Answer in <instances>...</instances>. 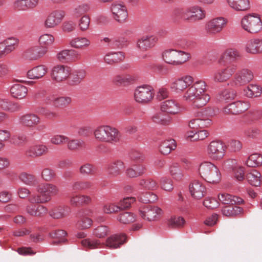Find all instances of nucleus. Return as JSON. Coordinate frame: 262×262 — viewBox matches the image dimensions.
Masks as SVG:
<instances>
[{"instance_id":"nucleus-61","label":"nucleus","mask_w":262,"mask_h":262,"mask_svg":"<svg viewBox=\"0 0 262 262\" xmlns=\"http://www.w3.org/2000/svg\"><path fill=\"white\" fill-rule=\"evenodd\" d=\"M50 141L51 143L53 145H61L66 144L68 141V137L63 135L57 134L52 136Z\"/></svg>"},{"instance_id":"nucleus-20","label":"nucleus","mask_w":262,"mask_h":262,"mask_svg":"<svg viewBox=\"0 0 262 262\" xmlns=\"http://www.w3.org/2000/svg\"><path fill=\"white\" fill-rule=\"evenodd\" d=\"M157 41L158 38L155 35H144L138 39L137 46L141 51H146L153 48Z\"/></svg>"},{"instance_id":"nucleus-32","label":"nucleus","mask_w":262,"mask_h":262,"mask_svg":"<svg viewBox=\"0 0 262 262\" xmlns=\"http://www.w3.org/2000/svg\"><path fill=\"white\" fill-rule=\"evenodd\" d=\"M86 73L83 69H78L70 72L68 83L71 85H78L85 78Z\"/></svg>"},{"instance_id":"nucleus-42","label":"nucleus","mask_w":262,"mask_h":262,"mask_svg":"<svg viewBox=\"0 0 262 262\" xmlns=\"http://www.w3.org/2000/svg\"><path fill=\"white\" fill-rule=\"evenodd\" d=\"M176 143L173 139L163 141L161 142L159 149L161 154L164 155H168L172 150L176 148Z\"/></svg>"},{"instance_id":"nucleus-48","label":"nucleus","mask_w":262,"mask_h":262,"mask_svg":"<svg viewBox=\"0 0 262 262\" xmlns=\"http://www.w3.org/2000/svg\"><path fill=\"white\" fill-rule=\"evenodd\" d=\"M66 144H67L68 149L71 151H77L85 146V143L83 140L70 139L69 137L68 141Z\"/></svg>"},{"instance_id":"nucleus-1","label":"nucleus","mask_w":262,"mask_h":262,"mask_svg":"<svg viewBox=\"0 0 262 262\" xmlns=\"http://www.w3.org/2000/svg\"><path fill=\"white\" fill-rule=\"evenodd\" d=\"M193 82V78L185 75L176 79L170 84V89L176 92H183L188 88L183 96L184 101L191 103L193 108H200L210 101V96L206 93V84L203 80Z\"/></svg>"},{"instance_id":"nucleus-33","label":"nucleus","mask_w":262,"mask_h":262,"mask_svg":"<svg viewBox=\"0 0 262 262\" xmlns=\"http://www.w3.org/2000/svg\"><path fill=\"white\" fill-rule=\"evenodd\" d=\"M245 51L251 54H261L258 38H253L248 40L245 47Z\"/></svg>"},{"instance_id":"nucleus-3","label":"nucleus","mask_w":262,"mask_h":262,"mask_svg":"<svg viewBox=\"0 0 262 262\" xmlns=\"http://www.w3.org/2000/svg\"><path fill=\"white\" fill-rule=\"evenodd\" d=\"M199 172L202 178L208 183L216 184L221 180V174L219 169L211 162L202 163L199 168Z\"/></svg>"},{"instance_id":"nucleus-22","label":"nucleus","mask_w":262,"mask_h":262,"mask_svg":"<svg viewBox=\"0 0 262 262\" xmlns=\"http://www.w3.org/2000/svg\"><path fill=\"white\" fill-rule=\"evenodd\" d=\"M48 50L41 46H33L28 48L24 53L25 58L30 60H35L44 56Z\"/></svg>"},{"instance_id":"nucleus-63","label":"nucleus","mask_w":262,"mask_h":262,"mask_svg":"<svg viewBox=\"0 0 262 262\" xmlns=\"http://www.w3.org/2000/svg\"><path fill=\"white\" fill-rule=\"evenodd\" d=\"M90 24V18L88 15H83L79 20L78 27L81 31H86Z\"/></svg>"},{"instance_id":"nucleus-13","label":"nucleus","mask_w":262,"mask_h":262,"mask_svg":"<svg viewBox=\"0 0 262 262\" xmlns=\"http://www.w3.org/2000/svg\"><path fill=\"white\" fill-rule=\"evenodd\" d=\"M254 78L252 70L243 68L238 70L233 78V83L237 86L245 85L251 81Z\"/></svg>"},{"instance_id":"nucleus-31","label":"nucleus","mask_w":262,"mask_h":262,"mask_svg":"<svg viewBox=\"0 0 262 262\" xmlns=\"http://www.w3.org/2000/svg\"><path fill=\"white\" fill-rule=\"evenodd\" d=\"M92 202L90 196L82 194H74L70 196V204L74 207H78L83 205L89 204Z\"/></svg>"},{"instance_id":"nucleus-5","label":"nucleus","mask_w":262,"mask_h":262,"mask_svg":"<svg viewBox=\"0 0 262 262\" xmlns=\"http://www.w3.org/2000/svg\"><path fill=\"white\" fill-rule=\"evenodd\" d=\"M226 146L220 140H213L209 143L206 148V154L212 161H221L226 155Z\"/></svg>"},{"instance_id":"nucleus-49","label":"nucleus","mask_w":262,"mask_h":262,"mask_svg":"<svg viewBox=\"0 0 262 262\" xmlns=\"http://www.w3.org/2000/svg\"><path fill=\"white\" fill-rule=\"evenodd\" d=\"M118 221L122 224H129L136 220L135 214L132 212H124L120 213L117 217Z\"/></svg>"},{"instance_id":"nucleus-43","label":"nucleus","mask_w":262,"mask_h":262,"mask_svg":"<svg viewBox=\"0 0 262 262\" xmlns=\"http://www.w3.org/2000/svg\"><path fill=\"white\" fill-rule=\"evenodd\" d=\"M19 41V39L15 37H8L2 41L9 54L16 49Z\"/></svg>"},{"instance_id":"nucleus-25","label":"nucleus","mask_w":262,"mask_h":262,"mask_svg":"<svg viewBox=\"0 0 262 262\" xmlns=\"http://www.w3.org/2000/svg\"><path fill=\"white\" fill-rule=\"evenodd\" d=\"M126 240V236L124 233L115 234L111 236L106 240V246L110 248H117L124 244Z\"/></svg>"},{"instance_id":"nucleus-40","label":"nucleus","mask_w":262,"mask_h":262,"mask_svg":"<svg viewBox=\"0 0 262 262\" xmlns=\"http://www.w3.org/2000/svg\"><path fill=\"white\" fill-rule=\"evenodd\" d=\"M242 57L241 53L235 49H228L226 50L221 56V59H226L235 61Z\"/></svg>"},{"instance_id":"nucleus-59","label":"nucleus","mask_w":262,"mask_h":262,"mask_svg":"<svg viewBox=\"0 0 262 262\" xmlns=\"http://www.w3.org/2000/svg\"><path fill=\"white\" fill-rule=\"evenodd\" d=\"M81 244L83 247L89 249H96L100 246V242L99 240L91 239L90 238L81 240Z\"/></svg>"},{"instance_id":"nucleus-8","label":"nucleus","mask_w":262,"mask_h":262,"mask_svg":"<svg viewBox=\"0 0 262 262\" xmlns=\"http://www.w3.org/2000/svg\"><path fill=\"white\" fill-rule=\"evenodd\" d=\"M237 69L235 64H229L216 70L213 74V80L216 83L228 81L235 74Z\"/></svg>"},{"instance_id":"nucleus-47","label":"nucleus","mask_w":262,"mask_h":262,"mask_svg":"<svg viewBox=\"0 0 262 262\" xmlns=\"http://www.w3.org/2000/svg\"><path fill=\"white\" fill-rule=\"evenodd\" d=\"M38 41L40 46L48 50V48L53 45L55 38L52 34H43L39 37Z\"/></svg>"},{"instance_id":"nucleus-14","label":"nucleus","mask_w":262,"mask_h":262,"mask_svg":"<svg viewBox=\"0 0 262 262\" xmlns=\"http://www.w3.org/2000/svg\"><path fill=\"white\" fill-rule=\"evenodd\" d=\"M250 107L247 101H237L231 103L223 108V112L225 114L237 115L247 111Z\"/></svg>"},{"instance_id":"nucleus-26","label":"nucleus","mask_w":262,"mask_h":262,"mask_svg":"<svg viewBox=\"0 0 262 262\" xmlns=\"http://www.w3.org/2000/svg\"><path fill=\"white\" fill-rule=\"evenodd\" d=\"M85 211L83 209L79 210L77 213L78 217L76 226L78 228L84 230L90 228L93 224V220L85 215Z\"/></svg>"},{"instance_id":"nucleus-54","label":"nucleus","mask_w":262,"mask_h":262,"mask_svg":"<svg viewBox=\"0 0 262 262\" xmlns=\"http://www.w3.org/2000/svg\"><path fill=\"white\" fill-rule=\"evenodd\" d=\"M92 184L88 181H79L74 182L71 186L72 190L74 191H81L90 188Z\"/></svg>"},{"instance_id":"nucleus-18","label":"nucleus","mask_w":262,"mask_h":262,"mask_svg":"<svg viewBox=\"0 0 262 262\" xmlns=\"http://www.w3.org/2000/svg\"><path fill=\"white\" fill-rule=\"evenodd\" d=\"M206 13L201 7L193 6L186 8V14L184 15L185 20L197 21L205 17Z\"/></svg>"},{"instance_id":"nucleus-34","label":"nucleus","mask_w":262,"mask_h":262,"mask_svg":"<svg viewBox=\"0 0 262 262\" xmlns=\"http://www.w3.org/2000/svg\"><path fill=\"white\" fill-rule=\"evenodd\" d=\"M69 45L73 48L83 49L88 48L91 41L85 37H76L70 40Z\"/></svg>"},{"instance_id":"nucleus-50","label":"nucleus","mask_w":262,"mask_h":262,"mask_svg":"<svg viewBox=\"0 0 262 262\" xmlns=\"http://www.w3.org/2000/svg\"><path fill=\"white\" fill-rule=\"evenodd\" d=\"M135 80L134 77L129 75H117L114 78L113 82L117 85H126Z\"/></svg>"},{"instance_id":"nucleus-10","label":"nucleus","mask_w":262,"mask_h":262,"mask_svg":"<svg viewBox=\"0 0 262 262\" xmlns=\"http://www.w3.org/2000/svg\"><path fill=\"white\" fill-rule=\"evenodd\" d=\"M65 15V11L61 9L51 11L44 21L43 27L46 29L55 28L62 22Z\"/></svg>"},{"instance_id":"nucleus-51","label":"nucleus","mask_w":262,"mask_h":262,"mask_svg":"<svg viewBox=\"0 0 262 262\" xmlns=\"http://www.w3.org/2000/svg\"><path fill=\"white\" fill-rule=\"evenodd\" d=\"M185 223V220L183 217L172 216L168 221L167 225L169 227L175 229L183 227Z\"/></svg>"},{"instance_id":"nucleus-46","label":"nucleus","mask_w":262,"mask_h":262,"mask_svg":"<svg viewBox=\"0 0 262 262\" xmlns=\"http://www.w3.org/2000/svg\"><path fill=\"white\" fill-rule=\"evenodd\" d=\"M243 211V208L237 206H226L222 209L223 214L226 216H236L241 214Z\"/></svg>"},{"instance_id":"nucleus-9","label":"nucleus","mask_w":262,"mask_h":262,"mask_svg":"<svg viewBox=\"0 0 262 262\" xmlns=\"http://www.w3.org/2000/svg\"><path fill=\"white\" fill-rule=\"evenodd\" d=\"M227 20L222 17L213 18L207 21L205 26V31L209 36L215 35L220 33L225 27Z\"/></svg>"},{"instance_id":"nucleus-16","label":"nucleus","mask_w":262,"mask_h":262,"mask_svg":"<svg viewBox=\"0 0 262 262\" xmlns=\"http://www.w3.org/2000/svg\"><path fill=\"white\" fill-rule=\"evenodd\" d=\"M58 59L62 62H72L80 60L81 58L80 54L73 49L63 50L57 55Z\"/></svg>"},{"instance_id":"nucleus-64","label":"nucleus","mask_w":262,"mask_h":262,"mask_svg":"<svg viewBox=\"0 0 262 262\" xmlns=\"http://www.w3.org/2000/svg\"><path fill=\"white\" fill-rule=\"evenodd\" d=\"M79 172L83 176L92 175L95 173V168L90 164L85 163L80 167Z\"/></svg>"},{"instance_id":"nucleus-44","label":"nucleus","mask_w":262,"mask_h":262,"mask_svg":"<svg viewBox=\"0 0 262 262\" xmlns=\"http://www.w3.org/2000/svg\"><path fill=\"white\" fill-rule=\"evenodd\" d=\"M152 121L159 125L166 126L171 123V118L162 113H157L151 117Z\"/></svg>"},{"instance_id":"nucleus-37","label":"nucleus","mask_w":262,"mask_h":262,"mask_svg":"<svg viewBox=\"0 0 262 262\" xmlns=\"http://www.w3.org/2000/svg\"><path fill=\"white\" fill-rule=\"evenodd\" d=\"M218 198L219 200L224 204H239L244 202L242 198L228 193L221 194L219 195Z\"/></svg>"},{"instance_id":"nucleus-24","label":"nucleus","mask_w":262,"mask_h":262,"mask_svg":"<svg viewBox=\"0 0 262 262\" xmlns=\"http://www.w3.org/2000/svg\"><path fill=\"white\" fill-rule=\"evenodd\" d=\"M205 186L198 181H194L189 185V191L191 196L195 199L203 198L205 193Z\"/></svg>"},{"instance_id":"nucleus-15","label":"nucleus","mask_w":262,"mask_h":262,"mask_svg":"<svg viewBox=\"0 0 262 262\" xmlns=\"http://www.w3.org/2000/svg\"><path fill=\"white\" fill-rule=\"evenodd\" d=\"M71 69L63 64H58L53 67L51 72L52 79L60 82L66 80L70 76Z\"/></svg>"},{"instance_id":"nucleus-38","label":"nucleus","mask_w":262,"mask_h":262,"mask_svg":"<svg viewBox=\"0 0 262 262\" xmlns=\"http://www.w3.org/2000/svg\"><path fill=\"white\" fill-rule=\"evenodd\" d=\"M262 93L261 87L257 84H250L244 89V94L247 97H257Z\"/></svg>"},{"instance_id":"nucleus-28","label":"nucleus","mask_w":262,"mask_h":262,"mask_svg":"<svg viewBox=\"0 0 262 262\" xmlns=\"http://www.w3.org/2000/svg\"><path fill=\"white\" fill-rule=\"evenodd\" d=\"M38 3V0H16L13 7L18 11H26L35 8Z\"/></svg>"},{"instance_id":"nucleus-30","label":"nucleus","mask_w":262,"mask_h":262,"mask_svg":"<svg viewBox=\"0 0 262 262\" xmlns=\"http://www.w3.org/2000/svg\"><path fill=\"white\" fill-rule=\"evenodd\" d=\"M235 96L236 93L233 90L224 89L216 95L215 99L216 102L224 103L233 100Z\"/></svg>"},{"instance_id":"nucleus-2","label":"nucleus","mask_w":262,"mask_h":262,"mask_svg":"<svg viewBox=\"0 0 262 262\" xmlns=\"http://www.w3.org/2000/svg\"><path fill=\"white\" fill-rule=\"evenodd\" d=\"M95 139L102 143L116 144L121 139L120 132L115 127L107 125L97 126L94 130Z\"/></svg>"},{"instance_id":"nucleus-6","label":"nucleus","mask_w":262,"mask_h":262,"mask_svg":"<svg viewBox=\"0 0 262 262\" xmlns=\"http://www.w3.org/2000/svg\"><path fill=\"white\" fill-rule=\"evenodd\" d=\"M241 26L245 31L251 33H256L262 29V21L259 15L255 13L249 14L242 19Z\"/></svg>"},{"instance_id":"nucleus-12","label":"nucleus","mask_w":262,"mask_h":262,"mask_svg":"<svg viewBox=\"0 0 262 262\" xmlns=\"http://www.w3.org/2000/svg\"><path fill=\"white\" fill-rule=\"evenodd\" d=\"M162 213V210L157 206H147L139 210L141 217L149 222L159 220Z\"/></svg>"},{"instance_id":"nucleus-55","label":"nucleus","mask_w":262,"mask_h":262,"mask_svg":"<svg viewBox=\"0 0 262 262\" xmlns=\"http://www.w3.org/2000/svg\"><path fill=\"white\" fill-rule=\"evenodd\" d=\"M19 179L22 182L29 186H34L37 183L35 176L26 172L21 173L19 176Z\"/></svg>"},{"instance_id":"nucleus-29","label":"nucleus","mask_w":262,"mask_h":262,"mask_svg":"<svg viewBox=\"0 0 262 262\" xmlns=\"http://www.w3.org/2000/svg\"><path fill=\"white\" fill-rule=\"evenodd\" d=\"M47 72L48 68L46 66L39 65L29 70L27 75L29 79L37 80L42 78Z\"/></svg>"},{"instance_id":"nucleus-21","label":"nucleus","mask_w":262,"mask_h":262,"mask_svg":"<svg viewBox=\"0 0 262 262\" xmlns=\"http://www.w3.org/2000/svg\"><path fill=\"white\" fill-rule=\"evenodd\" d=\"M19 122L23 126L33 127L40 123V118L35 114L27 113L19 117Z\"/></svg>"},{"instance_id":"nucleus-19","label":"nucleus","mask_w":262,"mask_h":262,"mask_svg":"<svg viewBox=\"0 0 262 262\" xmlns=\"http://www.w3.org/2000/svg\"><path fill=\"white\" fill-rule=\"evenodd\" d=\"M125 165L121 160H116L107 164L105 170L111 178L117 177L120 175L125 169Z\"/></svg>"},{"instance_id":"nucleus-7","label":"nucleus","mask_w":262,"mask_h":262,"mask_svg":"<svg viewBox=\"0 0 262 262\" xmlns=\"http://www.w3.org/2000/svg\"><path fill=\"white\" fill-rule=\"evenodd\" d=\"M155 96L154 89L149 85L138 86L134 92V98L136 102L145 104L153 99Z\"/></svg>"},{"instance_id":"nucleus-62","label":"nucleus","mask_w":262,"mask_h":262,"mask_svg":"<svg viewBox=\"0 0 262 262\" xmlns=\"http://www.w3.org/2000/svg\"><path fill=\"white\" fill-rule=\"evenodd\" d=\"M119 210V207L118 205L111 202L105 203L102 207V211L106 214L115 213Z\"/></svg>"},{"instance_id":"nucleus-53","label":"nucleus","mask_w":262,"mask_h":262,"mask_svg":"<svg viewBox=\"0 0 262 262\" xmlns=\"http://www.w3.org/2000/svg\"><path fill=\"white\" fill-rule=\"evenodd\" d=\"M169 171L172 177L177 181H180L183 178V174L180 165L177 163H172L169 167Z\"/></svg>"},{"instance_id":"nucleus-56","label":"nucleus","mask_w":262,"mask_h":262,"mask_svg":"<svg viewBox=\"0 0 262 262\" xmlns=\"http://www.w3.org/2000/svg\"><path fill=\"white\" fill-rule=\"evenodd\" d=\"M139 184L141 187L151 190H155L158 187L156 181L149 178L140 180Z\"/></svg>"},{"instance_id":"nucleus-57","label":"nucleus","mask_w":262,"mask_h":262,"mask_svg":"<svg viewBox=\"0 0 262 262\" xmlns=\"http://www.w3.org/2000/svg\"><path fill=\"white\" fill-rule=\"evenodd\" d=\"M68 208L67 206L56 207L49 212V214L54 219H60L66 215L65 211Z\"/></svg>"},{"instance_id":"nucleus-52","label":"nucleus","mask_w":262,"mask_h":262,"mask_svg":"<svg viewBox=\"0 0 262 262\" xmlns=\"http://www.w3.org/2000/svg\"><path fill=\"white\" fill-rule=\"evenodd\" d=\"M90 5L88 4H81L77 6L72 11V15L74 17L78 18L86 13L90 10Z\"/></svg>"},{"instance_id":"nucleus-23","label":"nucleus","mask_w":262,"mask_h":262,"mask_svg":"<svg viewBox=\"0 0 262 262\" xmlns=\"http://www.w3.org/2000/svg\"><path fill=\"white\" fill-rule=\"evenodd\" d=\"M161 111L172 115L179 113L180 107L179 104L172 99L165 100L160 104Z\"/></svg>"},{"instance_id":"nucleus-27","label":"nucleus","mask_w":262,"mask_h":262,"mask_svg":"<svg viewBox=\"0 0 262 262\" xmlns=\"http://www.w3.org/2000/svg\"><path fill=\"white\" fill-rule=\"evenodd\" d=\"M228 6L237 11H246L250 8L249 0H226Z\"/></svg>"},{"instance_id":"nucleus-4","label":"nucleus","mask_w":262,"mask_h":262,"mask_svg":"<svg viewBox=\"0 0 262 262\" xmlns=\"http://www.w3.org/2000/svg\"><path fill=\"white\" fill-rule=\"evenodd\" d=\"M164 61L169 64L179 66L186 62L190 58V54L186 52L170 49L165 50L162 54Z\"/></svg>"},{"instance_id":"nucleus-60","label":"nucleus","mask_w":262,"mask_h":262,"mask_svg":"<svg viewBox=\"0 0 262 262\" xmlns=\"http://www.w3.org/2000/svg\"><path fill=\"white\" fill-rule=\"evenodd\" d=\"M108 232L109 229L107 226L100 225L94 229L93 234L98 238H103L106 236Z\"/></svg>"},{"instance_id":"nucleus-45","label":"nucleus","mask_w":262,"mask_h":262,"mask_svg":"<svg viewBox=\"0 0 262 262\" xmlns=\"http://www.w3.org/2000/svg\"><path fill=\"white\" fill-rule=\"evenodd\" d=\"M246 164L250 167H256L262 164V155L255 153L249 156L246 161Z\"/></svg>"},{"instance_id":"nucleus-58","label":"nucleus","mask_w":262,"mask_h":262,"mask_svg":"<svg viewBox=\"0 0 262 262\" xmlns=\"http://www.w3.org/2000/svg\"><path fill=\"white\" fill-rule=\"evenodd\" d=\"M66 235V232L63 230H55L50 233V236L52 238L58 239L57 241H54V244L64 243L66 241L65 238Z\"/></svg>"},{"instance_id":"nucleus-11","label":"nucleus","mask_w":262,"mask_h":262,"mask_svg":"<svg viewBox=\"0 0 262 262\" xmlns=\"http://www.w3.org/2000/svg\"><path fill=\"white\" fill-rule=\"evenodd\" d=\"M113 18L119 23H123L128 18V11L126 6L121 3L114 2L111 6Z\"/></svg>"},{"instance_id":"nucleus-36","label":"nucleus","mask_w":262,"mask_h":262,"mask_svg":"<svg viewBox=\"0 0 262 262\" xmlns=\"http://www.w3.org/2000/svg\"><path fill=\"white\" fill-rule=\"evenodd\" d=\"M124 59V54L122 52H112L107 53L104 57L105 62L109 64H113L120 61Z\"/></svg>"},{"instance_id":"nucleus-17","label":"nucleus","mask_w":262,"mask_h":262,"mask_svg":"<svg viewBox=\"0 0 262 262\" xmlns=\"http://www.w3.org/2000/svg\"><path fill=\"white\" fill-rule=\"evenodd\" d=\"M49 152L48 146L43 144H35L29 146L26 150V155L30 158H37L45 156Z\"/></svg>"},{"instance_id":"nucleus-35","label":"nucleus","mask_w":262,"mask_h":262,"mask_svg":"<svg viewBox=\"0 0 262 262\" xmlns=\"http://www.w3.org/2000/svg\"><path fill=\"white\" fill-rule=\"evenodd\" d=\"M10 92L13 97L20 99L26 97L28 89L25 85L17 83L12 86L10 89Z\"/></svg>"},{"instance_id":"nucleus-39","label":"nucleus","mask_w":262,"mask_h":262,"mask_svg":"<svg viewBox=\"0 0 262 262\" xmlns=\"http://www.w3.org/2000/svg\"><path fill=\"white\" fill-rule=\"evenodd\" d=\"M211 124V120L209 119H202L200 118L193 119L190 120L188 125L190 128L199 129L209 126Z\"/></svg>"},{"instance_id":"nucleus-41","label":"nucleus","mask_w":262,"mask_h":262,"mask_svg":"<svg viewBox=\"0 0 262 262\" xmlns=\"http://www.w3.org/2000/svg\"><path fill=\"white\" fill-rule=\"evenodd\" d=\"M246 178L250 185L255 187L260 185L261 174L257 170H252L247 174Z\"/></svg>"}]
</instances>
